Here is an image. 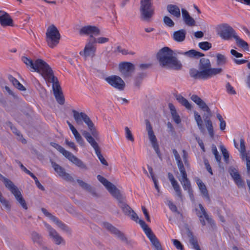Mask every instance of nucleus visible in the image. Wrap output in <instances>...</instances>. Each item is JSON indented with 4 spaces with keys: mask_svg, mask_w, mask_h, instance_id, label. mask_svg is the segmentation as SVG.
<instances>
[{
    "mask_svg": "<svg viewBox=\"0 0 250 250\" xmlns=\"http://www.w3.org/2000/svg\"><path fill=\"white\" fill-rule=\"evenodd\" d=\"M204 165L205 166V167L207 171L211 175L213 174L212 170L211 169V167L210 166L209 162L207 159H205L204 161Z\"/></svg>",
    "mask_w": 250,
    "mask_h": 250,
    "instance_id": "nucleus-59",
    "label": "nucleus"
},
{
    "mask_svg": "<svg viewBox=\"0 0 250 250\" xmlns=\"http://www.w3.org/2000/svg\"><path fill=\"white\" fill-rule=\"evenodd\" d=\"M42 76L49 83H51L54 94L62 92V89L57 77H55L53 72L50 66L42 74Z\"/></svg>",
    "mask_w": 250,
    "mask_h": 250,
    "instance_id": "nucleus-10",
    "label": "nucleus"
},
{
    "mask_svg": "<svg viewBox=\"0 0 250 250\" xmlns=\"http://www.w3.org/2000/svg\"><path fill=\"white\" fill-rule=\"evenodd\" d=\"M96 51V47L95 44L91 40H88L84 49L80 51L79 54L86 59L88 57L93 58L95 56Z\"/></svg>",
    "mask_w": 250,
    "mask_h": 250,
    "instance_id": "nucleus-17",
    "label": "nucleus"
},
{
    "mask_svg": "<svg viewBox=\"0 0 250 250\" xmlns=\"http://www.w3.org/2000/svg\"><path fill=\"white\" fill-rule=\"evenodd\" d=\"M145 122L146 125V130L147 132L148 138L150 141L153 148L157 154V156L160 159H161V154L159 149V145L157 142L156 137L153 132L152 127L150 124V122L148 120H146Z\"/></svg>",
    "mask_w": 250,
    "mask_h": 250,
    "instance_id": "nucleus-13",
    "label": "nucleus"
},
{
    "mask_svg": "<svg viewBox=\"0 0 250 250\" xmlns=\"http://www.w3.org/2000/svg\"><path fill=\"white\" fill-rule=\"evenodd\" d=\"M178 180L182 184L185 190H188L190 196L192 195V190L189 180L188 176L185 178L178 177Z\"/></svg>",
    "mask_w": 250,
    "mask_h": 250,
    "instance_id": "nucleus-28",
    "label": "nucleus"
},
{
    "mask_svg": "<svg viewBox=\"0 0 250 250\" xmlns=\"http://www.w3.org/2000/svg\"><path fill=\"white\" fill-rule=\"evenodd\" d=\"M72 112L74 119L78 125H82L83 121L87 125L89 132L83 130L82 132V135L93 148L101 163L103 165L107 166L108 163L101 154L98 144L95 141V140L100 139V136L93 123L85 113L82 112H79L75 110H72Z\"/></svg>",
    "mask_w": 250,
    "mask_h": 250,
    "instance_id": "nucleus-1",
    "label": "nucleus"
},
{
    "mask_svg": "<svg viewBox=\"0 0 250 250\" xmlns=\"http://www.w3.org/2000/svg\"><path fill=\"white\" fill-rule=\"evenodd\" d=\"M118 201V206L123 212L126 215L131 217L132 220L137 222L139 217L133 210L126 203L125 197L123 195L120 190L113 196Z\"/></svg>",
    "mask_w": 250,
    "mask_h": 250,
    "instance_id": "nucleus-6",
    "label": "nucleus"
},
{
    "mask_svg": "<svg viewBox=\"0 0 250 250\" xmlns=\"http://www.w3.org/2000/svg\"><path fill=\"white\" fill-rule=\"evenodd\" d=\"M57 102L60 104L62 105L64 104L65 100L63 95L62 92H57L54 94Z\"/></svg>",
    "mask_w": 250,
    "mask_h": 250,
    "instance_id": "nucleus-43",
    "label": "nucleus"
},
{
    "mask_svg": "<svg viewBox=\"0 0 250 250\" xmlns=\"http://www.w3.org/2000/svg\"><path fill=\"white\" fill-rule=\"evenodd\" d=\"M72 133L74 135L77 142L81 146H83L84 144L83 139L80 134L78 132V131L76 130Z\"/></svg>",
    "mask_w": 250,
    "mask_h": 250,
    "instance_id": "nucleus-48",
    "label": "nucleus"
},
{
    "mask_svg": "<svg viewBox=\"0 0 250 250\" xmlns=\"http://www.w3.org/2000/svg\"><path fill=\"white\" fill-rule=\"evenodd\" d=\"M138 220H139L138 223L141 225L146 236L148 235V234H150L152 232L151 229L148 227L144 220L139 219Z\"/></svg>",
    "mask_w": 250,
    "mask_h": 250,
    "instance_id": "nucleus-40",
    "label": "nucleus"
},
{
    "mask_svg": "<svg viewBox=\"0 0 250 250\" xmlns=\"http://www.w3.org/2000/svg\"><path fill=\"white\" fill-rule=\"evenodd\" d=\"M98 180L102 183L106 188L108 192L113 196L119 191L116 186L111 182H109L106 179L100 175L97 176Z\"/></svg>",
    "mask_w": 250,
    "mask_h": 250,
    "instance_id": "nucleus-23",
    "label": "nucleus"
},
{
    "mask_svg": "<svg viewBox=\"0 0 250 250\" xmlns=\"http://www.w3.org/2000/svg\"><path fill=\"white\" fill-rule=\"evenodd\" d=\"M226 89L227 93L231 95H235L236 94L234 88L228 82L226 85Z\"/></svg>",
    "mask_w": 250,
    "mask_h": 250,
    "instance_id": "nucleus-53",
    "label": "nucleus"
},
{
    "mask_svg": "<svg viewBox=\"0 0 250 250\" xmlns=\"http://www.w3.org/2000/svg\"><path fill=\"white\" fill-rule=\"evenodd\" d=\"M91 40L94 44L97 43L100 44L108 42L109 40L108 38L105 37H99L97 39L94 37H92V36H91Z\"/></svg>",
    "mask_w": 250,
    "mask_h": 250,
    "instance_id": "nucleus-46",
    "label": "nucleus"
},
{
    "mask_svg": "<svg viewBox=\"0 0 250 250\" xmlns=\"http://www.w3.org/2000/svg\"><path fill=\"white\" fill-rule=\"evenodd\" d=\"M196 140L197 141L199 146H200L203 151L205 152V147L203 141L201 139H200V138L199 137H196Z\"/></svg>",
    "mask_w": 250,
    "mask_h": 250,
    "instance_id": "nucleus-63",
    "label": "nucleus"
},
{
    "mask_svg": "<svg viewBox=\"0 0 250 250\" xmlns=\"http://www.w3.org/2000/svg\"><path fill=\"white\" fill-rule=\"evenodd\" d=\"M0 202L4 206V208L8 211L11 209V205L8 200L5 199L2 196L1 193L0 194Z\"/></svg>",
    "mask_w": 250,
    "mask_h": 250,
    "instance_id": "nucleus-45",
    "label": "nucleus"
},
{
    "mask_svg": "<svg viewBox=\"0 0 250 250\" xmlns=\"http://www.w3.org/2000/svg\"><path fill=\"white\" fill-rule=\"evenodd\" d=\"M31 239L34 243L41 246L42 244V237L41 234L35 231L31 233Z\"/></svg>",
    "mask_w": 250,
    "mask_h": 250,
    "instance_id": "nucleus-36",
    "label": "nucleus"
},
{
    "mask_svg": "<svg viewBox=\"0 0 250 250\" xmlns=\"http://www.w3.org/2000/svg\"><path fill=\"white\" fill-rule=\"evenodd\" d=\"M212 151L213 154L214 155L215 158L216 160V161L218 163V166L219 167H221V156L219 154L217 148L215 146H213L212 147Z\"/></svg>",
    "mask_w": 250,
    "mask_h": 250,
    "instance_id": "nucleus-41",
    "label": "nucleus"
},
{
    "mask_svg": "<svg viewBox=\"0 0 250 250\" xmlns=\"http://www.w3.org/2000/svg\"><path fill=\"white\" fill-rule=\"evenodd\" d=\"M194 119L196 121L198 128L201 132L204 133L205 132V129L203 125V121L201 116L196 111H194Z\"/></svg>",
    "mask_w": 250,
    "mask_h": 250,
    "instance_id": "nucleus-35",
    "label": "nucleus"
},
{
    "mask_svg": "<svg viewBox=\"0 0 250 250\" xmlns=\"http://www.w3.org/2000/svg\"><path fill=\"white\" fill-rule=\"evenodd\" d=\"M240 149L239 150L241 154L242 157H244V155L247 154V152H246V148L245 145V141L244 139L241 138L240 140Z\"/></svg>",
    "mask_w": 250,
    "mask_h": 250,
    "instance_id": "nucleus-49",
    "label": "nucleus"
},
{
    "mask_svg": "<svg viewBox=\"0 0 250 250\" xmlns=\"http://www.w3.org/2000/svg\"><path fill=\"white\" fill-rule=\"evenodd\" d=\"M186 31L185 29H180L174 32L173 39L177 42H182L186 38Z\"/></svg>",
    "mask_w": 250,
    "mask_h": 250,
    "instance_id": "nucleus-30",
    "label": "nucleus"
},
{
    "mask_svg": "<svg viewBox=\"0 0 250 250\" xmlns=\"http://www.w3.org/2000/svg\"><path fill=\"white\" fill-rule=\"evenodd\" d=\"M168 107L170 110V113L171 114V116L172 118V119L175 122V123L177 124H179L181 123V120L179 116V115L177 113L176 108L174 106V105L171 104L169 103L168 104Z\"/></svg>",
    "mask_w": 250,
    "mask_h": 250,
    "instance_id": "nucleus-32",
    "label": "nucleus"
},
{
    "mask_svg": "<svg viewBox=\"0 0 250 250\" xmlns=\"http://www.w3.org/2000/svg\"><path fill=\"white\" fill-rule=\"evenodd\" d=\"M199 47L203 50H208L211 48V44L208 42H203L199 43Z\"/></svg>",
    "mask_w": 250,
    "mask_h": 250,
    "instance_id": "nucleus-47",
    "label": "nucleus"
},
{
    "mask_svg": "<svg viewBox=\"0 0 250 250\" xmlns=\"http://www.w3.org/2000/svg\"><path fill=\"white\" fill-rule=\"evenodd\" d=\"M173 245L177 249L179 250H183L184 249V247L181 243L177 239H172Z\"/></svg>",
    "mask_w": 250,
    "mask_h": 250,
    "instance_id": "nucleus-57",
    "label": "nucleus"
},
{
    "mask_svg": "<svg viewBox=\"0 0 250 250\" xmlns=\"http://www.w3.org/2000/svg\"><path fill=\"white\" fill-rule=\"evenodd\" d=\"M227 59L226 57L222 54H216V63L218 66H222L226 63Z\"/></svg>",
    "mask_w": 250,
    "mask_h": 250,
    "instance_id": "nucleus-39",
    "label": "nucleus"
},
{
    "mask_svg": "<svg viewBox=\"0 0 250 250\" xmlns=\"http://www.w3.org/2000/svg\"><path fill=\"white\" fill-rule=\"evenodd\" d=\"M177 166L181 174V177L185 178V177L187 176V174L183 163L178 164Z\"/></svg>",
    "mask_w": 250,
    "mask_h": 250,
    "instance_id": "nucleus-51",
    "label": "nucleus"
},
{
    "mask_svg": "<svg viewBox=\"0 0 250 250\" xmlns=\"http://www.w3.org/2000/svg\"><path fill=\"white\" fill-rule=\"evenodd\" d=\"M199 209L195 208V210L196 211V214L199 217L200 222L202 225L203 226L206 225V221L205 219L211 226L214 225L215 223L213 220L209 216L203 206L202 204H199Z\"/></svg>",
    "mask_w": 250,
    "mask_h": 250,
    "instance_id": "nucleus-16",
    "label": "nucleus"
},
{
    "mask_svg": "<svg viewBox=\"0 0 250 250\" xmlns=\"http://www.w3.org/2000/svg\"><path fill=\"white\" fill-rule=\"evenodd\" d=\"M167 204L171 211L173 212L177 213L178 214H179L180 216H182V214L178 210L177 207L171 201L167 200Z\"/></svg>",
    "mask_w": 250,
    "mask_h": 250,
    "instance_id": "nucleus-42",
    "label": "nucleus"
},
{
    "mask_svg": "<svg viewBox=\"0 0 250 250\" xmlns=\"http://www.w3.org/2000/svg\"><path fill=\"white\" fill-rule=\"evenodd\" d=\"M142 211L143 212V213L144 214V215H145V216L146 217V221L147 222H150V217H149V215L148 212H147V209H146V208L144 206H142Z\"/></svg>",
    "mask_w": 250,
    "mask_h": 250,
    "instance_id": "nucleus-62",
    "label": "nucleus"
},
{
    "mask_svg": "<svg viewBox=\"0 0 250 250\" xmlns=\"http://www.w3.org/2000/svg\"><path fill=\"white\" fill-rule=\"evenodd\" d=\"M234 39L236 41V43L237 45L245 50H249V45L247 42L243 40L237 35V36H235Z\"/></svg>",
    "mask_w": 250,
    "mask_h": 250,
    "instance_id": "nucleus-38",
    "label": "nucleus"
},
{
    "mask_svg": "<svg viewBox=\"0 0 250 250\" xmlns=\"http://www.w3.org/2000/svg\"><path fill=\"white\" fill-rule=\"evenodd\" d=\"M164 22L166 25L168 27H173L174 25V22L168 16H165L163 19Z\"/></svg>",
    "mask_w": 250,
    "mask_h": 250,
    "instance_id": "nucleus-52",
    "label": "nucleus"
},
{
    "mask_svg": "<svg viewBox=\"0 0 250 250\" xmlns=\"http://www.w3.org/2000/svg\"><path fill=\"white\" fill-rule=\"evenodd\" d=\"M30 176L34 180L35 184L37 186V187L41 190L44 191L45 190L43 186L40 183L39 181L38 178L36 177V176L33 173Z\"/></svg>",
    "mask_w": 250,
    "mask_h": 250,
    "instance_id": "nucleus-55",
    "label": "nucleus"
},
{
    "mask_svg": "<svg viewBox=\"0 0 250 250\" xmlns=\"http://www.w3.org/2000/svg\"><path fill=\"white\" fill-rule=\"evenodd\" d=\"M104 227L109 230L111 233L115 235L119 239L125 243V244L129 247H133L135 243L131 240H128L125 234L120 231L118 229L112 226L111 224L108 222L103 223Z\"/></svg>",
    "mask_w": 250,
    "mask_h": 250,
    "instance_id": "nucleus-12",
    "label": "nucleus"
},
{
    "mask_svg": "<svg viewBox=\"0 0 250 250\" xmlns=\"http://www.w3.org/2000/svg\"><path fill=\"white\" fill-rule=\"evenodd\" d=\"M11 192L14 195L16 199L24 209H27L28 207L25 200L23 198L21 192L18 188L14 186L10 190Z\"/></svg>",
    "mask_w": 250,
    "mask_h": 250,
    "instance_id": "nucleus-24",
    "label": "nucleus"
},
{
    "mask_svg": "<svg viewBox=\"0 0 250 250\" xmlns=\"http://www.w3.org/2000/svg\"><path fill=\"white\" fill-rule=\"evenodd\" d=\"M119 68L124 77H128L134 72L135 66L131 62H123L120 63Z\"/></svg>",
    "mask_w": 250,
    "mask_h": 250,
    "instance_id": "nucleus-20",
    "label": "nucleus"
},
{
    "mask_svg": "<svg viewBox=\"0 0 250 250\" xmlns=\"http://www.w3.org/2000/svg\"><path fill=\"white\" fill-rule=\"evenodd\" d=\"M187 235L189 238V243L192 246V248L195 250H201L198 243L197 238L194 236L192 232L189 229H188Z\"/></svg>",
    "mask_w": 250,
    "mask_h": 250,
    "instance_id": "nucleus-26",
    "label": "nucleus"
},
{
    "mask_svg": "<svg viewBox=\"0 0 250 250\" xmlns=\"http://www.w3.org/2000/svg\"><path fill=\"white\" fill-rule=\"evenodd\" d=\"M105 80L111 86L119 90H123L125 87V83L118 76L112 75L106 77Z\"/></svg>",
    "mask_w": 250,
    "mask_h": 250,
    "instance_id": "nucleus-18",
    "label": "nucleus"
},
{
    "mask_svg": "<svg viewBox=\"0 0 250 250\" xmlns=\"http://www.w3.org/2000/svg\"><path fill=\"white\" fill-rule=\"evenodd\" d=\"M157 59L162 67L174 70H179L182 68L180 62L173 56V51L168 47H164L159 51Z\"/></svg>",
    "mask_w": 250,
    "mask_h": 250,
    "instance_id": "nucleus-3",
    "label": "nucleus"
},
{
    "mask_svg": "<svg viewBox=\"0 0 250 250\" xmlns=\"http://www.w3.org/2000/svg\"><path fill=\"white\" fill-rule=\"evenodd\" d=\"M218 35L224 40H230L235 38L237 34L233 28L228 24L220 25L217 28Z\"/></svg>",
    "mask_w": 250,
    "mask_h": 250,
    "instance_id": "nucleus-11",
    "label": "nucleus"
},
{
    "mask_svg": "<svg viewBox=\"0 0 250 250\" xmlns=\"http://www.w3.org/2000/svg\"><path fill=\"white\" fill-rule=\"evenodd\" d=\"M182 54L191 58L195 57L198 58L200 57H203L204 56L203 53L197 51L194 49H191L188 51L183 52Z\"/></svg>",
    "mask_w": 250,
    "mask_h": 250,
    "instance_id": "nucleus-37",
    "label": "nucleus"
},
{
    "mask_svg": "<svg viewBox=\"0 0 250 250\" xmlns=\"http://www.w3.org/2000/svg\"><path fill=\"white\" fill-rule=\"evenodd\" d=\"M245 158L246 160V167L247 172L249 174H250V152L248 151L246 155H244V157H242V158Z\"/></svg>",
    "mask_w": 250,
    "mask_h": 250,
    "instance_id": "nucleus-50",
    "label": "nucleus"
},
{
    "mask_svg": "<svg viewBox=\"0 0 250 250\" xmlns=\"http://www.w3.org/2000/svg\"><path fill=\"white\" fill-rule=\"evenodd\" d=\"M79 33L81 35H89L90 38L88 40L91 39V36H97L101 34L100 30L95 26L87 25L83 27L80 30Z\"/></svg>",
    "mask_w": 250,
    "mask_h": 250,
    "instance_id": "nucleus-21",
    "label": "nucleus"
},
{
    "mask_svg": "<svg viewBox=\"0 0 250 250\" xmlns=\"http://www.w3.org/2000/svg\"><path fill=\"white\" fill-rule=\"evenodd\" d=\"M190 99L198 105L201 110L206 112L204 115V121L210 137L213 138L214 136V131L212 122L209 119L211 116L209 108L206 103L196 95H192Z\"/></svg>",
    "mask_w": 250,
    "mask_h": 250,
    "instance_id": "nucleus-4",
    "label": "nucleus"
},
{
    "mask_svg": "<svg viewBox=\"0 0 250 250\" xmlns=\"http://www.w3.org/2000/svg\"><path fill=\"white\" fill-rule=\"evenodd\" d=\"M17 163L19 165L20 167L21 168V169L24 171L26 174L29 175L30 176L33 174L30 171L28 170L20 161H17Z\"/></svg>",
    "mask_w": 250,
    "mask_h": 250,
    "instance_id": "nucleus-60",
    "label": "nucleus"
},
{
    "mask_svg": "<svg viewBox=\"0 0 250 250\" xmlns=\"http://www.w3.org/2000/svg\"><path fill=\"white\" fill-rule=\"evenodd\" d=\"M167 10L171 15L176 18H179L181 16L180 8L176 5L168 4L167 6Z\"/></svg>",
    "mask_w": 250,
    "mask_h": 250,
    "instance_id": "nucleus-29",
    "label": "nucleus"
},
{
    "mask_svg": "<svg viewBox=\"0 0 250 250\" xmlns=\"http://www.w3.org/2000/svg\"><path fill=\"white\" fill-rule=\"evenodd\" d=\"M77 182L78 183L79 186L83 189H85L91 193L92 195L96 196V193L95 189L92 188L91 186L87 183L83 182V180L77 179Z\"/></svg>",
    "mask_w": 250,
    "mask_h": 250,
    "instance_id": "nucleus-33",
    "label": "nucleus"
},
{
    "mask_svg": "<svg viewBox=\"0 0 250 250\" xmlns=\"http://www.w3.org/2000/svg\"><path fill=\"white\" fill-rule=\"evenodd\" d=\"M125 137L128 140L131 142L134 141V137L132 135V134L131 131L129 130L128 127H125Z\"/></svg>",
    "mask_w": 250,
    "mask_h": 250,
    "instance_id": "nucleus-54",
    "label": "nucleus"
},
{
    "mask_svg": "<svg viewBox=\"0 0 250 250\" xmlns=\"http://www.w3.org/2000/svg\"><path fill=\"white\" fill-rule=\"evenodd\" d=\"M0 24L2 26H13V21L10 15L6 12L0 16Z\"/></svg>",
    "mask_w": 250,
    "mask_h": 250,
    "instance_id": "nucleus-27",
    "label": "nucleus"
},
{
    "mask_svg": "<svg viewBox=\"0 0 250 250\" xmlns=\"http://www.w3.org/2000/svg\"><path fill=\"white\" fill-rule=\"evenodd\" d=\"M147 237L150 240L151 243L152 244V246L155 249V250H163L162 246L159 240L157 238L153 232L150 234H148V235H147Z\"/></svg>",
    "mask_w": 250,
    "mask_h": 250,
    "instance_id": "nucleus-31",
    "label": "nucleus"
},
{
    "mask_svg": "<svg viewBox=\"0 0 250 250\" xmlns=\"http://www.w3.org/2000/svg\"><path fill=\"white\" fill-rule=\"evenodd\" d=\"M220 149L222 153L224 159L226 163L228 164L229 162V153L223 145L220 146Z\"/></svg>",
    "mask_w": 250,
    "mask_h": 250,
    "instance_id": "nucleus-44",
    "label": "nucleus"
},
{
    "mask_svg": "<svg viewBox=\"0 0 250 250\" xmlns=\"http://www.w3.org/2000/svg\"><path fill=\"white\" fill-rule=\"evenodd\" d=\"M50 144L76 166L84 170L88 169L87 167L81 160L74 156L72 153L65 150L61 146L53 142L51 143Z\"/></svg>",
    "mask_w": 250,
    "mask_h": 250,
    "instance_id": "nucleus-5",
    "label": "nucleus"
},
{
    "mask_svg": "<svg viewBox=\"0 0 250 250\" xmlns=\"http://www.w3.org/2000/svg\"><path fill=\"white\" fill-rule=\"evenodd\" d=\"M61 35L57 27L51 25L49 26L46 33V40L48 46L51 48H54L59 42Z\"/></svg>",
    "mask_w": 250,
    "mask_h": 250,
    "instance_id": "nucleus-8",
    "label": "nucleus"
},
{
    "mask_svg": "<svg viewBox=\"0 0 250 250\" xmlns=\"http://www.w3.org/2000/svg\"><path fill=\"white\" fill-rule=\"evenodd\" d=\"M222 68H211V65L208 59H200L198 64V70L191 68L189 74L191 77L195 79L207 80L221 73Z\"/></svg>",
    "mask_w": 250,
    "mask_h": 250,
    "instance_id": "nucleus-2",
    "label": "nucleus"
},
{
    "mask_svg": "<svg viewBox=\"0 0 250 250\" xmlns=\"http://www.w3.org/2000/svg\"><path fill=\"white\" fill-rule=\"evenodd\" d=\"M44 226L47 230L48 235L54 244L57 245H65V240L50 225L44 223Z\"/></svg>",
    "mask_w": 250,
    "mask_h": 250,
    "instance_id": "nucleus-15",
    "label": "nucleus"
},
{
    "mask_svg": "<svg viewBox=\"0 0 250 250\" xmlns=\"http://www.w3.org/2000/svg\"><path fill=\"white\" fill-rule=\"evenodd\" d=\"M50 163L54 170L58 173L59 176L66 181L74 182V178L68 173H66L64 168L50 160Z\"/></svg>",
    "mask_w": 250,
    "mask_h": 250,
    "instance_id": "nucleus-19",
    "label": "nucleus"
},
{
    "mask_svg": "<svg viewBox=\"0 0 250 250\" xmlns=\"http://www.w3.org/2000/svg\"><path fill=\"white\" fill-rule=\"evenodd\" d=\"M176 100L182 105L184 106L187 109L191 110L192 106L188 101L183 97L181 94H177L175 96Z\"/></svg>",
    "mask_w": 250,
    "mask_h": 250,
    "instance_id": "nucleus-34",
    "label": "nucleus"
},
{
    "mask_svg": "<svg viewBox=\"0 0 250 250\" xmlns=\"http://www.w3.org/2000/svg\"><path fill=\"white\" fill-rule=\"evenodd\" d=\"M167 176L169 180L170 181L172 185V186L173 187L175 191L177 194V195L179 198H182V195L180 187L179 184L178 183L177 181L175 179L174 176L171 173L168 172L167 174Z\"/></svg>",
    "mask_w": 250,
    "mask_h": 250,
    "instance_id": "nucleus-25",
    "label": "nucleus"
},
{
    "mask_svg": "<svg viewBox=\"0 0 250 250\" xmlns=\"http://www.w3.org/2000/svg\"><path fill=\"white\" fill-rule=\"evenodd\" d=\"M229 172L233 179L235 183L239 188H243L245 186V182L241 177L238 170L233 167H230L229 169Z\"/></svg>",
    "mask_w": 250,
    "mask_h": 250,
    "instance_id": "nucleus-22",
    "label": "nucleus"
},
{
    "mask_svg": "<svg viewBox=\"0 0 250 250\" xmlns=\"http://www.w3.org/2000/svg\"><path fill=\"white\" fill-rule=\"evenodd\" d=\"M196 183L200 190H203L204 188H207L205 185L202 182V181L200 179H198L196 180Z\"/></svg>",
    "mask_w": 250,
    "mask_h": 250,
    "instance_id": "nucleus-64",
    "label": "nucleus"
},
{
    "mask_svg": "<svg viewBox=\"0 0 250 250\" xmlns=\"http://www.w3.org/2000/svg\"><path fill=\"white\" fill-rule=\"evenodd\" d=\"M41 210L45 216L52 221L61 229L68 234H71V229L59 218L49 212L45 208H42Z\"/></svg>",
    "mask_w": 250,
    "mask_h": 250,
    "instance_id": "nucleus-14",
    "label": "nucleus"
},
{
    "mask_svg": "<svg viewBox=\"0 0 250 250\" xmlns=\"http://www.w3.org/2000/svg\"><path fill=\"white\" fill-rule=\"evenodd\" d=\"M22 61L27 66L41 75L49 66L45 62L40 59H37L35 62H33L31 59L26 57H22Z\"/></svg>",
    "mask_w": 250,
    "mask_h": 250,
    "instance_id": "nucleus-7",
    "label": "nucleus"
},
{
    "mask_svg": "<svg viewBox=\"0 0 250 250\" xmlns=\"http://www.w3.org/2000/svg\"><path fill=\"white\" fill-rule=\"evenodd\" d=\"M200 191H201V192L202 193L203 197L204 198H205L208 202L209 203H210V201H211L210 199L209 196L208 195V191L207 188H204V189L203 190H201Z\"/></svg>",
    "mask_w": 250,
    "mask_h": 250,
    "instance_id": "nucleus-58",
    "label": "nucleus"
},
{
    "mask_svg": "<svg viewBox=\"0 0 250 250\" xmlns=\"http://www.w3.org/2000/svg\"><path fill=\"white\" fill-rule=\"evenodd\" d=\"M65 144L70 148H72L73 150L75 151H77V148L76 147L75 144L74 142L71 141H69L68 140L66 139L65 141Z\"/></svg>",
    "mask_w": 250,
    "mask_h": 250,
    "instance_id": "nucleus-61",
    "label": "nucleus"
},
{
    "mask_svg": "<svg viewBox=\"0 0 250 250\" xmlns=\"http://www.w3.org/2000/svg\"><path fill=\"white\" fill-rule=\"evenodd\" d=\"M185 23L188 26H194L195 25V20L189 16L187 19L184 20Z\"/></svg>",
    "mask_w": 250,
    "mask_h": 250,
    "instance_id": "nucleus-56",
    "label": "nucleus"
},
{
    "mask_svg": "<svg viewBox=\"0 0 250 250\" xmlns=\"http://www.w3.org/2000/svg\"><path fill=\"white\" fill-rule=\"evenodd\" d=\"M140 12L141 19L148 21L154 14L151 0H141Z\"/></svg>",
    "mask_w": 250,
    "mask_h": 250,
    "instance_id": "nucleus-9",
    "label": "nucleus"
}]
</instances>
